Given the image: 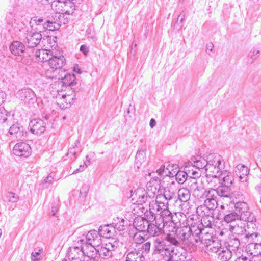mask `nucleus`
I'll return each instance as SVG.
<instances>
[{
    "label": "nucleus",
    "mask_w": 261,
    "mask_h": 261,
    "mask_svg": "<svg viewBox=\"0 0 261 261\" xmlns=\"http://www.w3.org/2000/svg\"><path fill=\"white\" fill-rule=\"evenodd\" d=\"M80 0H56L51 2V7L56 12L72 14L75 9L76 4Z\"/></svg>",
    "instance_id": "obj_1"
},
{
    "label": "nucleus",
    "mask_w": 261,
    "mask_h": 261,
    "mask_svg": "<svg viewBox=\"0 0 261 261\" xmlns=\"http://www.w3.org/2000/svg\"><path fill=\"white\" fill-rule=\"evenodd\" d=\"M234 212L241 220L251 223L256 221L254 214L249 211V206L245 202H236L234 203Z\"/></svg>",
    "instance_id": "obj_2"
},
{
    "label": "nucleus",
    "mask_w": 261,
    "mask_h": 261,
    "mask_svg": "<svg viewBox=\"0 0 261 261\" xmlns=\"http://www.w3.org/2000/svg\"><path fill=\"white\" fill-rule=\"evenodd\" d=\"M50 57H49L48 65L51 70H48L46 74L48 75L50 72L55 73L58 71V69H60L65 64V58L64 56L60 53H55L49 51Z\"/></svg>",
    "instance_id": "obj_3"
},
{
    "label": "nucleus",
    "mask_w": 261,
    "mask_h": 261,
    "mask_svg": "<svg viewBox=\"0 0 261 261\" xmlns=\"http://www.w3.org/2000/svg\"><path fill=\"white\" fill-rule=\"evenodd\" d=\"M118 246L119 242L115 240L107 243L104 245L96 246V251L102 258H109L112 256L113 251L117 249Z\"/></svg>",
    "instance_id": "obj_4"
},
{
    "label": "nucleus",
    "mask_w": 261,
    "mask_h": 261,
    "mask_svg": "<svg viewBox=\"0 0 261 261\" xmlns=\"http://www.w3.org/2000/svg\"><path fill=\"white\" fill-rule=\"evenodd\" d=\"M131 200L134 204L141 206L139 209L142 208V204L151 199V196L142 188L137 189L130 196Z\"/></svg>",
    "instance_id": "obj_5"
},
{
    "label": "nucleus",
    "mask_w": 261,
    "mask_h": 261,
    "mask_svg": "<svg viewBox=\"0 0 261 261\" xmlns=\"http://www.w3.org/2000/svg\"><path fill=\"white\" fill-rule=\"evenodd\" d=\"M216 200L205 199L203 205L198 206L196 213L198 216L214 215V211L217 207L218 203Z\"/></svg>",
    "instance_id": "obj_6"
},
{
    "label": "nucleus",
    "mask_w": 261,
    "mask_h": 261,
    "mask_svg": "<svg viewBox=\"0 0 261 261\" xmlns=\"http://www.w3.org/2000/svg\"><path fill=\"white\" fill-rule=\"evenodd\" d=\"M179 236L180 237V246L184 245L188 247H196L193 238L190 232L189 226H185L179 227Z\"/></svg>",
    "instance_id": "obj_7"
},
{
    "label": "nucleus",
    "mask_w": 261,
    "mask_h": 261,
    "mask_svg": "<svg viewBox=\"0 0 261 261\" xmlns=\"http://www.w3.org/2000/svg\"><path fill=\"white\" fill-rule=\"evenodd\" d=\"M31 132L34 135H40L46 129V123L41 119H34L30 121L29 125Z\"/></svg>",
    "instance_id": "obj_8"
},
{
    "label": "nucleus",
    "mask_w": 261,
    "mask_h": 261,
    "mask_svg": "<svg viewBox=\"0 0 261 261\" xmlns=\"http://www.w3.org/2000/svg\"><path fill=\"white\" fill-rule=\"evenodd\" d=\"M84 248L74 247L68 249L67 256L72 261H84Z\"/></svg>",
    "instance_id": "obj_9"
},
{
    "label": "nucleus",
    "mask_w": 261,
    "mask_h": 261,
    "mask_svg": "<svg viewBox=\"0 0 261 261\" xmlns=\"http://www.w3.org/2000/svg\"><path fill=\"white\" fill-rule=\"evenodd\" d=\"M42 35L38 32H29L24 39V43L30 48L36 47L40 42Z\"/></svg>",
    "instance_id": "obj_10"
},
{
    "label": "nucleus",
    "mask_w": 261,
    "mask_h": 261,
    "mask_svg": "<svg viewBox=\"0 0 261 261\" xmlns=\"http://www.w3.org/2000/svg\"><path fill=\"white\" fill-rule=\"evenodd\" d=\"M13 152L17 156L28 157L31 154V148L29 144L24 142H20L15 145Z\"/></svg>",
    "instance_id": "obj_11"
},
{
    "label": "nucleus",
    "mask_w": 261,
    "mask_h": 261,
    "mask_svg": "<svg viewBox=\"0 0 261 261\" xmlns=\"http://www.w3.org/2000/svg\"><path fill=\"white\" fill-rule=\"evenodd\" d=\"M189 228L191 229L190 230L191 236L193 238L195 241L194 243L195 247H196L197 244L200 242L201 236L203 234V232L205 231V229L202 227V224L196 223L192 224Z\"/></svg>",
    "instance_id": "obj_12"
},
{
    "label": "nucleus",
    "mask_w": 261,
    "mask_h": 261,
    "mask_svg": "<svg viewBox=\"0 0 261 261\" xmlns=\"http://www.w3.org/2000/svg\"><path fill=\"white\" fill-rule=\"evenodd\" d=\"M19 98L25 103L33 104L36 101L35 92L31 89H24L18 93Z\"/></svg>",
    "instance_id": "obj_13"
},
{
    "label": "nucleus",
    "mask_w": 261,
    "mask_h": 261,
    "mask_svg": "<svg viewBox=\"0 0 261 261\" xmlns=\"http://www.w3.org/2000/svg\"><path fill=\"white\" fill-rule=\"evenodd\" d=\"M10 125V128L8 129V133L13 137L21 140L26 136L27 132L24 130L23 126H20L18 123L13 124L12 122Z\"/></svg>",
    "instance_id": "obj_14"
},
{
    "label": "nucleus",
    "mask_w": 261,
    "mask_h": 261,
    "mask_svg": "<svg viewBox=\"0 0 261 261\" xmlns=\"http://www.w3.org/2000/svg\"><path fill=\"white\" fill-rule=\"evenodd\" d=\"M223 168L220 167L209 166L206 168V171L208 173L206 175V181L208 183L212 182V179H217L221 176V171Z\"/></svg>",
    "instance_id": "obj_15"
},
{
    "label": "nucleus",
    "mask_w": 261,
    "mask_h": 261,
    "mask_svg": "<svg viewBox=\"0 0 261 261\" xmlns=\"http://www.w3.org/2000/svg\"><path fill=\"white\" fill-rule=\"evenodd\" d=\"M153 253L155 254H160L164 251L169 252L170 248L166 245L165 242L161 238H156L153 240Z\"/></svg>",
    "instance_id": "obj_16"
},
{
    "label": "nucleus",
    "mask_w": 261,
    "mask_h": 261,
    "mask_svg": "<svg viewBox=\"0 0 261 261\" xmlns=\"http://www.w3.org/2000/svg\"><path fill=\"white\" fill-rule=\"evenodd\" d=\"M175 230H172L167 233L165 237V240L171 244L175 246H180V237L179 236V227L176 228L174 227Z\"/></svg>",
    "instance_id": "obj_17"
},
{
    "label": "nucleus",
    "mask_w": 261,
    "mask_h": 261,
    "mask_svg": "<svg viewBox=\"0 0 261 261\" xmlns=\"http://www.w3.org/2000/svg\"><path fill=\"white\" fill-rule=\"evenodd\" d=\"M189 163L193 166V168H195L196 169L207 168V159H204V158L200 155L193 156L189 160Z\"/></svg>",
    "instance_id": "obj_18"
},
{
    "label": "nucleus",
    "mask_w": 261,
    "mask_h": 261,
    "mask_svg": "<svg viewBox=\"0 0 261 261\" xmlns=\"http://www.w3.org/2000/svg\"><path fill=\"white\" fill-rule=\"evenodd\" d=\"M87 240L88 241V244L91 246H96L100 245L101 239L99 231L95 230L89 231L86 236Z\"/></svg>",
    "instance_id": "obj_19"
},
{
    "label": "nucleus",
    "mask_w": 261,
    "mask_h": 261,
    "mask_svg": "<svg viewBox=\"0 0 261 261\" xmlns=\"http://www.w3.org/2000/svg\"><path fill=\"white\" fill-rule=\"evenodd\" d=\"M12 124V118L10 113L3 107H0V125L7 130Z\"/></svg>",
    "instance_id": "obj_20"
},
{
    "label": "nucleus",
    "mask_w": 261,
    "mask_h": 261,
    "mask_svg": "<svg viewBox=\"0 0 261 261\" xmlns=\"http://www.w3.org/2000/svg\"><path fill=\"white\" fill-rule=\"evenodd\" d=\"M148 224L149 221L145 217L138 216L134 220L133 226L138 231L145 232Z\"/></svg>",
    "instance_id": "obj_21"
},
{
    "label": "nucleus",
    "mask_w": 261,
    "mask_h": 261,
    "mask_svg": "<svg viewBox=\"0 0 261 261\" xmlns=\"http://www.w3.org/2000/svg\"><path fill=\"white\" fill-rule=\"evenodd\" d=\"M98 231L100 237H102L105 238H113L116 233V230H115L113 225L111 224L101 226Z\"/></svg>",
    "instance_id": "obj_22"
},
{
    "label": "nucleus",
    "mask_w": 261,
    "mask_h": 261,
    "mask_svg": "<svg viewBox=\"0 0 261 261\" xmlns=\"http://www.w3.org/2000/svg\"><path fill=\"white\" fill-rule=\"evenodd\" d=\"M234 172L241 181L246 182L248 179L249 169L246 166L242 164L238 165L234 169Z\"/></svg>",
    "instance_id": "obj_23"
},
{
    "label": "nucleus",
    "mask_w": 261,
    "mask_h": 261,
    "mask_svg": "<svg viewBox=\"0 0 261 261\" xmlns=\"http://www.w3.org/2000/svg\"><path fill=\"white\" fill-rule=\"evenodd\" d=\"M164 224H159L158 225L153 223L148 224L146 231L151 236H158L164 232Z\"/></svg>",
    "instance_id": "obj_24"
},
{
    "label": "nucleus",
    "mask_w": 261,
    "mask_h": 261,
    "mask_svg": "<svg viewBox=\"0 0 261 261\" xmlns=\"http://www.w3.org/2000/svg\"><path fill=\"white\" fill-rule=\"evenodd\" d=\"M160 216L162 218V223L164 225L168 222L170 224L173 223L174 225L177 223L176 220L174 219V215L168 208H165L160 212Z\"/></svg>",
    "instance_id": "obj_25"
},
{
    "label": "nucleus",
    "mask_w": 261,
    "mask_h": 261,
    "mask_svg": "<svg viewBox=\"0 0 261 261\" xmlns=\"http://www.w3.org/2000/svg\"><path fill=\"white\" fill-rule=\"evenodd\" d=\"M24 45L19 41H13L10 45V50L15 56H21L24 51Z\"/></svg>",
    "instance_id": "obj_26"
},
{
    "label": "nucleus",
    "mask_w": 261,
    "mask_h": 261,
    "mask_svg": "<svg viewBox=\"0 0 261 261\" xmlns=\"http://www.w3.org/2000/svg\"><path fill=\"white\" fill-rule=\"evenodd\" d=\"M219 179L221 185L229 186L230 187H232L233 177L230 172L226 170L223 171L221 173V176Z\"/></svg>",
    "instance_id": "obj_27"
},
{
    "label": "nucleus",
    "mask_w": 261,
    "mask_h": 261,
    "mask_svg": "<svg viewBox=\"0 0 261 261\" xmlns=\"http://www.w3.org/2000/svg\"><path fill=\"white\" fill-rule=\"evenodd\" d=\"M207 166H213L224 168V164L222 163L221 157L219 155H210L207 158Z\"/></svg>",
    "instance_id": "obj_28"
},
{
    "label": "nucleus",
    "mask_w": 261,
    "mask_h": 261,
    "mask_svg": "<svg viewBox=\"0 0 261 261\" xmlns=\"http://www.w3.org/2000/svg\"><path fill=\"white\" fill-rule=\"evenodd\" d=\"M218 196L221 197L229 198L232 193V188L229 186H224L221 185L217 189Z\"/></svg>",
    "instance_id": "obj_29"
},
{
    "label": "nucleus",
    "mask_w": 261,
    "mask_h": 261,
    "mask_svg": "<svg viewBox=\"0 0 261 261\" xmlns=\"http://www.w3.org/2000/svg\"><path fill=\"white\" fill-rule=\"evenodd\" d=\"M58 79L62 80L63 85L65 86H72L76 84V82H75V77L73 74L68 73L65 74L64 76L60 75Z\"/></svg>",
    "instance_id": "obj_30"
},
{
    "label": "nucleus",
    "mask_w": 261,
    "mask_h": 261,
    "mask_svg": "<svg viewBox=\"0 0 261 261\" xmlns=\"http://www.w3.org/2000/svg\"><path fill=\"white\" fill-rule=\"evenodd\" d=\"M229 230L238 235V238L241 239L242 242L244 241L245 234L247 233L244 227H240L239 225H231L229 228Z\"/></svg>",
    "instance_id": "obj_31"
},
{
    "label": "nucleus",
    "mask_w": 261,
    "mask_h": 261,
    "mask_svg": "<svg viewBox=\"0 0 261 261\" xmlns=\"http://www.w3.org/2000/svg\"><path fill=\"white\" fill-rule=\"evenodd\" d=\"M205 246H206L207 250L214 253H216L222 249L221 241L217 238L213 240L210 243L206 245Z\"/></svg>",
    "instance_id": "obj_32"
},
{
    "label": "nucleus",
    "mask_w": 261,
    "mask_h": 261,
    "mask_svg": "<svg viewBox=\"0 0 261 261\" xmlns=\"http://www.w3.org/2000/svg\"><path fill=\"white\" fill-rule=\"evenodd\" d=\"M127 224V221L122 218L117 217V220H114V222H113V225L115 228V230L117 229L120 231L125 230Z\"/></svg>",
    "instance_id": "obj_33"
},
{
    "label": "nucleus",
    "mask_w": 261,
    "mask_h": 261,
    "mask_svg": "<svg viewBox=\"0 0 261 261\" xmlns=\"http://www.w3.org/2000/svg\"><path fill=\"white\" fill-rule=\"evenodd\" d=\"M146 159L145 149H139L136 153L135 158V166L139 168L140 166L144 163Z\"/></svg>",
    "instance_id": "obj_34"
},
{
    "label": "nucleus",
    "mask_w": 261,
    "mask_h": 261,
    "mask_svg": "<svg viewBox=\"0 0 261 261\" xmlns=\"http://www.w3.org/2000/svg\"><path fill=\"white\" fill-rule=\"evenodd\" d=\"M165 208H168V207L165 205L163 206L162 204H159V203H157L156 201L155 202L152 201V203L149 202V213L153 217L154 219H155L154 212L161 211Z\"/></svg>",
    "instance_id": "obj_35"
},
{
    "label": "nucleus",
    "mask_w": 261,
    "mask_h": 261,
    "mask_svg": "<svg viewBox=\"0 0 261 261\" xmlns=\"http://www.w3.org/2000/svg\"><path fill=\"white\" fill-rule=\"evenodd\" d=\"M202 217L201 222L200 224L202 225V227L212 228L214 223V215L200 216Z\"/></svg>",
    "instance_id": "obj_36"
},
{
    "label": "nucleus",
    "mask_w": 261,
    "mask_h": 261,
    "mask_svg": "<svg viewBox=\"0 0 261 261\" xmlns=\"http://www.w3.org/2000/svg\"><path fill=\"white\" fill-rule=\"evenodd\" d=\"M177 194L178 199L182 202H187L190 199V192L189 190L186 188H182L179 189Z\"/></svg>",
    "instance_id": "obj_37"
},
{
    "label": "nucleus",
    "mask_w": 261,
    "mask_h": 261,
    "mask_svg": "<svg viewBox=\"0 0 261 261\" xmlns=\"http://www.w3.org/2000/svg\"><path fill=\"white\" fill-rule=\"evenodd\" d=\"M218 254L219 258L222 261H228L232 257V252L228 248H222Z\"/></svg>",
    "instance_id": "obj_38"
},
{
    "label": "nucleus",
    "mask_w": 261,
    "mask_h": 261,
    "mask_svg": "<svg viewBox=\"0 0 261 261\" xmlns=\"http://www.w3.org/2000/svg\"><path fill=\"white\" fill-rule=\"evenodd\" d=\"M188 178V174L186 171H178L175 174V179L179 184L187 183L189 180Z\"/></svg>",
    "instance_id": "obj_39"
},
{
    "label": "nucleus",
    "mask_w": 261,
    "mask_h": 261,
    "mask_svg": "<svg viewBox=\"0 0 261 261\" xmlns=\"http://www.w3.org/2000/svg\"><path fill=\"white\" fill-rule=\"evenodd\" d=\"M204 195L206 199L208 200H217V196H218L216 189L211 188L207 190H205Z\"/></svg>",
    "instance_id": "obj_40"
},
{
    "label": "nucleus",
    "mask_w": 261,
    "mask_h": 261,
    "mask_svg": "<svg viewBox=\"0 0 261 261\" xmlns=\"http://www.w3.org/2000/svg\"><path fill=\"white\" fill-rule=\"evenodd\" d=\"M216 237H214L211 233L207 232H203V234L201 236L200 242L206 245L210 243Z\"/></svg>",
    "instance_id": "obj_41"
},
{
    "label": "nucleus",
    "mask_w": 261,
    "mask_h": 261,
    "mask_svg": "<svg viewBox=\"0 0 261 261\" xmlns=\"http://www.w3.org/2000/svg\"><path fill=\"white\" fill-rule=\"evenodd\" d=\"M188 179H189V180L187 181V183H188V185L189 186L191 190H193L194 191H199L200 190L201 187L198 186V179L195 178H189Z\"/></svg>",
    "instance_id": "obj_42"
},
{
    "label": "nucleus",
    "mask_w": 261,
    "mask_h": 261,
    "mask_svg": "<svg viewBox=\"0 0 261 261\" xmlns=\"http://www.w3.org/2000/svg\"><path fill=\"white\" fill-rule=\"evenodd\" d=\"M140 255L141 253L134 250L127 254L125 261H136L137 257H140Z\"/></svg>",
    "instance_id": "obj_43"
},
{
    "label": "nucleus",
    "mask_w": 261,
    "mask_h": 261,
    "mask_svg": "<svg viewBox=\"0 0 261 261\" xmlns=\"http://www.w3.org/2000/svg\"><path fill=\"white\" fill-rule=\"evenodd\" d=\"M43 28L45 30L54 31L59 29V25L54 24L52 20H47L43 24Z\"/></svg>",
    "instance_id": "obj_44"
},
{
    "label": "nucleus",
    "mask_w": 261,
    "mask_h": 261,
    "mask_svg": "<svg viewBox=\"0 0 261 261\" xmlns=\"http://www.w3.org/2000/svg\"><path fill=\"white\" fill-rule=\"evenodd\" d=\"M258 235L259 233L255 232L251 234L249 233H247V234H245V239L244 241V242L245 243L248 244L253 243V242L255 241V239Z\"/></svg>",
    "instance_id": "obj_45"
},
{
    "label": "nucleus",
    "mask_w": 261,
    "mask_h": 261,
    "mask_svg": "<svg viewBox=\"0 0 261 261\" xmlns=\"http://www.w3.org/2000/svg\"><path fill=\"white\" fill-rule=\"evenodd\" d=\"M239 219L238 215L235 212L227 214L224 217V221L227 223L232 222Z\"/></svg>",
    "instance_id": "obj_46"
},
{
    "label": "nucleus",
    "mask_w": 261,
    "mask_h": 261,
    "mask_svg": "<svg viewBox=\"0 0 261 261\" xmlns=\"http://www.w3.org/2000/svg\"><path fill=\"white\" fill-rule=\"evenodd\" d=\"M260 51L256 49H252L248 55V61L252 63L254 60L259 56Z\"/></svg>",
    "instance_id": "obj_47"
},
{
    "label": "nucleus",
    "mask_w": 261,
    "mask_h": 261,
    "mask_svg": "<svg viewBox=\"0 0 261 261\" xmlns=\"http://www.w3.org/2000/svg\"><path fill=\"white\" fill-rule=\"evenodd\" d=\"M187 172V174H188L189 178H197L200 177L201 176V173L200 172V170L199 169L194 170L192 169H188L186 171Z\"/></svg>",
    "instance_id": "obj_48"
},
{
    "label": "nucleus",
    "mask_w": 261,
    "mask_h": 261,
    "mask_svg": "<svg viewBox=\"0 0 261 261\" xmlns=\"http://www.w3.org/2000/svg\"><path fill=\"white\" fill-rule=\"evenodd\" d=\"M32 56L36 57V59L38 61V59L40 58L41 55H47L48 53L44 49H38L34 48L32 50Z\"/></svg>",
    "instance_id": "obj_49"
},
{
    "label": "nucleus",
    "mask_w": 261,
    "mask_h": 261,
    "mask_svg": "<svg viewBox=\"0 0 261 261\" xmlns=\"http://www.w3.org/2000/svg\"><path fill=\"white\" fill-rule=\"evenodd\" d=\"M155 200L157 203H159V204H162L163 206H168V201L163 194H160L157 195Z\"/></svg>",
    "instance_id": "obj_50"
},
{
    "label": "nucleus",
    "mask_w": 261,
    "mask_h": 261,
    "mask_svg": "<svg viewBox=\"0 0 261 261\" xmlns=\"http://www.w3.org/2000/svg\"><path fill=\"white\" fill-rule=\"evenodd\" d=\"M86 36L88 38H90L93 41L96 40L95 33L93 27H89L86 31Z\"/></svg>",
    "instance_id": "obj_51"
},
{
    "label": "nucleus",
    "mask_w": 261,
    "mask_h": 261,
    "mask_svg": "<svg viewBox=\"0 0 261 261\" xmlns=\"http://www.w3.org/2000/svg\"><path fill=\"white\" fill-rule=\"evenodd\" d=\"M96 248H95L93 246H90V252H88V251L84 249V256H86L88 257L94 258L96 256V254L97 253V252L96 251Z\"/></svg>",
    "instance_id": "obj_52"
},
{
    "label": "nucleus",
    "mask_w": 261,
    "mask_h": 261,
    "mask_svg": "<svg viewBox=\"0 0 261 261\" xmlns=\"http://www.w3.org/2000/svg\"><path fill=\"white\" fill-rule=\"evenodd\" d=\"M151 247V243L150 242H146L145 243L141 245V249L142 250V253H141V254H148L150 249Z\"/></svg>",
    "instance_id": "obj_53"
},
{
    "label": "nucleus",
    "mask_w": 261,
    "mask_h": 261,
    "mask_svg": "<svg viewBox=\"0 0 261 261\" xmlns=\"http://www.w3.org/2000/svg\"><path fill=\"white\" fill-rule=\"evenodd\" d=\"M59 13V17H58V19L59 20H58V22L59 23V28L62 24H67L68 22V19L67 17H65L66 14L64 13Z\"/></svg>",
    "instance_id": "obj_54"
},
{
    "label": "nucleus",
    "mask_w": 261,
    "mask_h": 261,
    "mask_svg": "<svg viewBox=\"0 0 261 261\" xmlns=\"http://www.w3.org/2000/svg\"><path fill=\"white\" fill-rule=\"evenodd\" d=\"M163 195L169 201L173 198L175 196V193L173 192L170 191L168 188H165L164 189V193Z\"/></svg>",
    "instance_id": "obj_55"
},
{
    "label": "nucleus",
    "mask_w": 261,
    "mask_h": 261,
    "mask_svg": "<svg viewBox=\"0 0 261 261\" xmlns=\"http://www.w3.org/2000/svg\"><path fill=\"white\" fill-rule=\"evenodd\" d=\"M42 253V249H39L38 252H32L31 258L32 261L39 260L41 258V254Z\"/></svg>",
    "instance_id": "obj_56"
},
{
    "label": "nucleus",
    "mask_w": 261,
    "mask_h": 261,
    "mask_svg": "<svg viewBox=\"0 0 261 261\" xmlns=\"http://www.w3.org/2000/svg\"><path fill=\"white\" fill-rule=\"evenodd\" d=\"M7 197L10 202L13 203L16 202L19 200V197L13 192H8Z\"/></svg>",
    "instance_id": "obj_57"
},
{
    "label": "nucleus",
    "mask_w": 261,
    "mask_h": 261,
    "mask_svg": "<svg viewBox=\"0 0 261 261\" xmlns=\"http://www.w3.org/2000/svg\"><path fill=\"white\" fill-rule=\"evenodd\" d=\"M241 239L239 238H234L229 242V245L232 246L234 248L238 249L240 245Z\"/></svg>",
    "instance_id": "obj_58"
},
{
    "label": "nucleus",
    "mask_w": 261,
    "mask_h": 261,
    "mask_svg": "<svg viewBox=\"0 0 261 261\" xmlns=\"http://www.w3.org/2000/svg\"><path fill=\"white\" fill-rule=\"evenodd\" d=\"M169 256L167 259V261H182L181 258L179 257V256L176 253L172 252L171 253L169 252Z\"/></svg>",
    "instance_id": "obj_59"
},
{
    "label": "nucleus",
    "mask_w": 261,
    "mask_h": 261,
    "mask_svg": "<svg viewBox=\"0 0 261 261\" xmlns=\"http://www.w3.org/2000/svg\"><path fill=\"white\" fill-rule=\"evenodd\" d=\"M58 71H59L58 75L56 74V73H53V75H47L49 78L53 79V78H56L58 79V77L60 76H64L65 74H68L67 73H65V70H63L61 69H58Z\"/></svg>",
    "instance_id": "obj_60"
},
{
    "label": "nucleus",
    "mask_w": 261,
    "mask_h": 261,
    "mask_svg": "<svg viewBox=\"0 0 261 261\" xmlns=\"http://www.w3.org/2000/svg\"><path fill=\"white\" fill-rule=\"evenodd\" d=\"M165 167L164 166H161L160 169L156 170V173L158 174V175L161 177V176H167L168 173H167V172L165 170Z\"/></svg>",
    "instance_id": "obj_61"
},
{
    "label": "nucleus",
    "mask_w": 261,
    "mask_h": 261,
    "mask_svg": "<svg viewBox=\"0 0 261 261\" xmlns=\"http://www.w3.org/2000/svg\"><path fill=\"white\" fill-rule=\"evenodd\" d=\"M58 17H59V13L56 12V13H54V15H52L51 18L49 20H52V22L56 25L57 24L59 25L58 20L59 19H58Z\"/></svg>",
    "instance_id": "obj_62"
},
{
    "label": "nucleus",
    "mask_w": 261,
    "mask_h": 261,
    "mask_svg": "<svg viewBox=\"0 0 261 261\" xmlns=\"http://www.w3.org/2000/svg\"><path fill=\"white\" fill-rule=\"evenodd\" d=\"M85 166L86 167H87V163L86 162H85L84 163V164L82 165H81L80 166V167L78 169H76V170H75L73 173H72V174H76L78 172H82L83 171L84 169H85Z\"/></svg>",
    "instance_id": "obj_63"
},
{
    "label": "nucleus",
    "mask_w": 261,
    "mask_h": 261,
    "mask_svg": "<svg viewBox=\"0 0 261 261\" xmlns=\"http://www.w3.org/2000/svg\"><path fill=\"white\" fill-rule=\"evenodd\" d=\"M80 51L83 53L84 55H87L89 52V48L86 45H82L80 49Z\"/></svg>",
    "instance_id": "obj_64"
}]
</instances>
